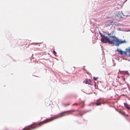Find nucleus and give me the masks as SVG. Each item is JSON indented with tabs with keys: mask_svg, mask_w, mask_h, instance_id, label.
<instances>
[{
	"mask_svg": "<svg viewBox=\"0 0 130 130\" xmlns=\"http://www.w3.org/2000/svg\"><path fill=\"white\" fill-rule=\"evenodd\" d=\"M113 24V22L111 20L108 21L106 22V25H110Z\"/></svg>",
	"mask_w": 130,
	"mask_h": 130,
	"instance_id": "nucleus-8",
	"label": "nucleus"
},
{
	"mask_svg": "<svg viewBox=\"0 0 130 130\" xmlns=\"http://www.w3.org/2000/svg\"><path fill=\"white\" fill-rule=\"evenodd\" d=\"M53 53L55 55V54H56V52L54 50L53 51Z\"/></svg>",
	"mask_w": 130,
	"mask_h": 130,
	"instance_id": "nucleus-13",
	"label": "nucleus"
},
{
	"mask_svg": "<svg viewBox=\"0 0 130 130\" xmlns=\"http://www.w3.org/2000/svg\"><path fill=\"white\" fill-rule=\"evenodd\" d=\"M101 36L102 37L101 41L104 43L108 42L109 44H114L115 42H116L115 45L117 46H118L120 44L125 43L126 42L125 39L123 40H122L116 38L115 39H113L110 40L109 38L105 35H101Z\"/></svg>",
	"mask_w": 130,
	"mask_h": 130,
	"instance_id": "nucleus-1",
	"label": "nucleus"
},
{
	"mask_svg": "<svg viewBox=\"0 0 130 130\" xmlns=\"http://www.w3.org/2000/svg\"><path fill=\"white\" fill-rule=\"evenodd\" d=\"M119 71L120 72V73H121L122 74H126L128 75V76L129 75V73H128L127 71H120V70H119Z\"/></svg>",
	"mask_w": 130,
	"mask_h": 130,
	"instance_id": "nucleus-6",
	"label": "nucleus"
},
{
	"mask_svg": "<svg viewBox=\"0 0 130 130\" xmlns=\"http://www.w3.org/2000/svg\"><path fill=\"white\" fill-rule=\"evenodd\" d=\"M124 105L125 107L128 109H129L130 108V107L127 104L125 103L124 104Z\"/></svg>",
	"mask_w": 130,
	"mask_h": 130,
	"instance_id": "nucleus-10",
	"label": "nucleus"
},
{
	"mask_svg": "<svg viewBox=\"0 0 130 130\" xmlns=\"http://www.w3.org/2000/svg\"><path fill=\"white\" fill-rule=\"evenodd\" d=\"M86 84H88L89 85H91V80L89 79H87L85 82Z\"/></svg>",
	"mask_w": 130,
	"mask_h": 130,
	"instance_id": "nucleus-9",
	"label": "nucleus"
},
{
	"mask_svg": "<svg viewBox=\"0 0 130 130\" xmlns=\"http://www.w3.org/2000/svg\"><path fill=\"white\" fill-rule=\"evenodd\" d=\"M101 103H102L101 99H99L97 100L96 104L97 105H100Z\"/></svg>",
	"mask_w": 130,
	"mask_h": 130,
	"instance_id": "nucleus-7",
	"label": "nucleus"
},
{
	"mask_svg": "<svg viewBox=\"0 0 130 130\" xmlns=\"http://www.w3.org/2000/svg\"><path fill=\"white\" fill-rule=\"evenodd\" d=\"M32 125H31L30 126H29L24 127L23 129V130H30L32 128Z\"/></svg>",
	"mask_w": 130,
	"mask_h": 130,
	"instance_id": "nucleus-5",
	"label": "nucleus"
},
{
	"mask_svg": "<svg viewBox=\"0 0 130 130\" xmlns=\"http://www.w3.org/2000/svg\"><path fill=\"white\" fill-rule=\"evenodd\" d=\"M117 16L119 17V18H121L122 17L120 14H118Z\"/></svg>",
	"mask_w": 130,
	"mask_h": 130,
	"instance_id": "nucleus-11",
	"label": "nucleus"
},
{
	"mask_svg": "<svg viewBox=\"0 0 130 130\" xmlns=\"http://www.w3.org/2000/svg\"><path fill=\"white\" fill-rule=\"evenodd\" d=\"M67 111H64L62 112L59 114L55 116L54 117H51L50 119H48L45 120L43 122H40L38 124L33 123V129L34 128H36L39 127L41 125V124H42L44 123L49 122L55 119H56L64 116L65 115V113H67Z\"/></svg>",
	"mask_w": 130,
	"mask_h": 130,
	"instance_id": "nucleus-2",
	"label": "nucleus"
},
{
	"mask_svg": "<svg viewBox=\"0 0 130 130\" xmlns=\"http://www.w3.org/2000/svg\"><path fill=\"white\" fill-rule=\"evenodd\" d=\"M118 30H120V28H118V29H117Z\"/></svg>",
	"mask_w": 130,
	"mask_h": 130,
	"instance_id": "nucleus-15",
	"label": "nucleus"
},
{
	"mask_svg": "<svg viewBox=\"0 0 130 130\" xmlns=\"http://www.w3.org/2000/svg\"><path fill=\"white\" fill-rule=\"evenodd\" d=\"M116 51H118L119 52L120 54L122 55L124 54L125 55H127V53H129V56L130 57V47H128V48H126L125 49V51H123L121 50H119V49L118 48L116 50Z\"/></svg>",
	"mask_w": 130,
	"mask_h": 130,
	"instance_id": "nucleus-3",
	"label": "nucleus"
},
{
	"mask_svg": "<svg viewBox=\"0 0 130 130\" xmlns=\"http://www.w3.org/2000/svg\"><path fill=\"white\" fill-rule=\"evenodd\" d=\"M5 130H8V129L7 128L5 129Z\"/></svg>",
	"mask_w": 130,
	"mask_h": 130,
	"instance_id": "nucleus-16",
	"label": "nucleus"
},
{
	"mask_svg": "<svg viewBox=\"0 0 130 130\" xmlns=\"http://www.w3.org/2000/svg\"><path fill=\"white\" fill-rule=\"evenodd\" d=\"M98 78V77H93V79L94 80H96Z\"/></svg>",
	"mask_w": 130,
	"mask_h": 130,
	"instance_id": "nucleus-12",
	"label": "nucleus"
},
{
	"mask_svg": "<svg viewBox=\"0 0 130 130\" xmlns=\"http://www.w3.org/2000/svg\"><path fill=\"white\" fill-rule=\"evenodd\" d=\"M122 79H123V80H124H124H125V78H122Z\"/></svg>",
	"mask_w": 130,
	"mask_h": 130,
	"instance_id": "nucleus-14",
	"label": "nucleus"
},
{
	"mask_svg": "<svg viewBox=\"0 0 130 130\" xmlns=\"http://www.w3.org/2000/svg\"><path fill=\"white\" fill-rule=\"evenodd\" d=\"M115 34V32L114 31H112L110 34H108V35L110 37L114 38Z\"/></svg>",
	"mask_w": 130,
	"mask_h": 130,
	"instance_id": "nucleus-4",
	"label": "nucleus"
},
{
	"mask_svg": "<svg viewBox=\"0 0 130 130\" xmlns=\"http://www.w3.org/2000/svg\"><path fill=\"white\" fill-rule=\"evenodd\" d=\"M130 31V30H128L127 31Z\"/></svg>",
	"mask_w": 130,
	"mask_h": 130,
	"instance_id": "nucleus-17",
	"label": "nucleus"
}]
</instances>
